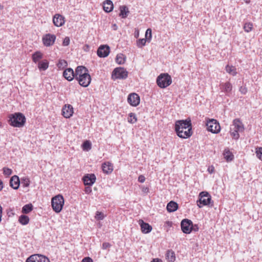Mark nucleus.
I'll use <instances>...</instances> for the list:
<instances>
[{
    "label": "nucleus",
    "mask_w": 262,
    "mask_h": 262,
    "mask_svg": "<svg viewBox=\"0 0 262 262\" xmlns=\"http://www.w3.org/2000/svg\"><path fill=\"white\" fill-rule=\"evenodd\" d=\"M223 155L224 158L228 162L231 161L234 158L233 155L228 149H225L224 150Z\"/></svg>",
    "instance_id": "a878e982"
},
{
    "label": "nucleus",
    "mask_w": 262,
    "mask_h": 262,
    "mask_svg": "<svg viewBox=\"0 0 262 262\" xmlns=\"http://www.w3.org/2000/svg\"><path fill=\"white\" fill-rule=\"evenodd\" d=\"M139 223L141 227V231L144 233H148L152 230V227L148 223L144 222L142 220H139Z\"/></svg>",
    "instance_id": "412c9836"
},
{
    "label": "nucleus",
    "mask_w": 262,
    "mask_h": 262,
    "mask_svg": "<svg viewBox=\"0 0 262 262\" xmlns=\"http://www.w3.org/2000/svg\"><path fill=\"white\" fill-rule=\"evenodd\" d=\"M103 10L106 12H110L113 10V4L111 0H106L103 2Z\"/></svg>",
    "instance_id": "b1692460"
},
{
    "label": "nucleus",
    "mask_w": 262,
    "mask_h": 262,
    "mask_svg": "<svg viewBox=\"0 0 262 262\" xmlns=\"http://www.w3.org/2000/svg\"><path fill=\"white\" fill-rule=\"evenodd\" d=\"M151 262H162V260L159 258L154 259Z\"/></svg>",
    "instance_id": "4d7b16f0"
},
{
    "label": "nucleus",
    "mask_w": 262,
    "mask_h": 262,
    "mask_svg": "<svg viewBox=\"0 0 262 262\" xmlns=\"http://www.w3.org/2000/svg\"><path fill=\"white\" fill-rule=\"evenodd\" d=\"M54 25L56 27H61L64 24V18L59 14H56L53 18Z\"/></svg>",
    "instance_id": "a211bd4d"
},
{
    "label": "nucleus",
    "mask_w": 262,
    "mask_h": 262,
    "mask_svg": "<svg viewBox=\"0 0 262 262\" xmlns=\"http://www.w3.org/2000/svg\"><path fill=\"white\" fill-rule=\"evenodd\" d=\"M62 113L65 118H70L74 113L73 106L70 104L64 105L62 108Z\"/></svg>",
    "instance_id": "2eb2a0df"
},
{
    "label": "nucleus",
    "mask_w": 262,
    "mask_h": 262,
    "mask_svg": "<svg viewBox=\"0 0 262 262\" xmlns=\"http://www.w3.org/2000/svg\"><path fill=\"white\" fill-rule=\"evenodd\" d=\"M232 85L230 82L222 83L220 84L221 90L227 95H229L230 94H231L232 90Z\"/></svg>",
    "instance_id": "6ab92c4d"
},
{
    "label": "nucleus",
    "mask_w": 262,
    "mask_h": 262,
    "mask_svg": "<svg viewBox=\"0 0 262 262\" xmlns=\"http://www.w3.org/2000/svg\"><path fill=\"white\" fill-rule=\"evenodd\" d=\"M120 12L119 15L121 16L122 18H126L129 13L127 7L125 6H122L120 7Z\"/></svg>",
    "instance_id": "bb28decb"
},
{
    "label": "nucleus",
    "mask_w": 262,
    "mask_h": 262,
    "mask_svg": "<svg viewBox=\"0 0 262 262\" xmlns=\"http://www.w3.org/2000/svg\"><path fill=\"white\" fill-rule=\"evenodd\" d=\"M152 37L151 29H147L145 33V38L148 42H150Z\"/></svg>",
    "instance_id": "a19ab883"
},
{
    "label": "nucleus",
    "mask_w": 262,
    "mask_h": 262,
    "mask_svg": "<svg viewBox=\"0 0 262 262\" xmlns=\"http://www.w3.org/2000/svg\"><path fill=\"white\" fill-rule=\"evenodd\" d=\"M239 91L242 94H246L247 92V89L245 86H241L239 88Z\"/></svg>",
    "instance_id": "de8ad7c7"
},
{
    "label": "nucleus",
    "mask_w": 262,
    "mask_h": 262,
    "mask_svg": "<svg viewBox=\"0 0 262 262\" xmlns=\"http://www.w3.org/2000/svg\"><path fill=\"white\" fill-rule=\"evenodd\" d=\"M92 191V189L90 187H86L85 189V192L86 193H90V192H91Z\"/></svg>",
    "instance_id": "864d4df0"
},
{
    "label": "nucleus",
    "mask_w": 262,
    "mask_h": 262,
    "mask_svg": "<svg viewBox=\"0 0 262 262\" xmlns=\"http://www.w3.org/2000/svg\"><path fill=\"white\" fill-rule=\"evenodd\" d=\"M208 170L210 173H212L214 172V168L213 167H212L211 168L209 167Z\"/></svg>",
    "instance_id": "6e6d98bb"
},
{
    "label": "nucleus",
    "mask_w": 262,
    "mask_h": 262,
    "mask_svg": "<svg viewBox=\"0 0 262 262\" xmlns=\"http://www.w3.org/2000/svg\"><path fill=\"white\" fill-rule=\"evenodd\" d=\"M113 27L114 30H116L117 29V26L116 24H114Z\"/></svg>",
    "instance_id": "13d9d810"
},
{
    "label": "nucleus",
    "mask_w": 262,
    "mask_h": 262,
    "mask_svg": "<svg viewBox=\"0 0 262 262\" xmlns=\"http://www.w3.org/2000/svg\"><path fill=\"white\" fill-rule=\"evenodd\" d=\"M68 66V63L64 59H59L57 64L58 68L60 69H63Z\"/></svg>",
    "instance_id": "c9c22d12"
},
{
    "label": "nucleus",
    "mask_w": 262,
    "mask_h": 262,
    "mask_svg": "<svg viewBox=\"0 0 262 262\" xmlns=\"http://www.w3.org/2000/svg\"><path fill=\"white\" fill-rule=\"evenodd\" d=\"M56 39V36L54 34H47L42 37V42L46 47H50L53 45Z\"/></svg>",
    "instance_id": "9d476101"
},
{
    "label": "nucleus",
    "mask_w": 262,
    "mask_h": 262,
    "mask_svg": "<svg viewBox=\"0 0 262 262\" xmlns=\"http://www.w3.org/2000/svg\"><path fill=\"white\" fill-rule=\"evenodd\" d=\"M1 190H2V189H3V183H2V181H1Z\"/></svg>",
    "instance_id": "bf43d9fd"
},
{
    "label": "nucleus",
    "mask_w": 262,
    "mask_h": 262,
    "mask_svg": "<svg viewBox=\"0 0 262 262\" xmlns=\"http://www.w3.org/2000/svg\"><path fill=\"white\" fill-rule=\"evenodd\" d=\"M102 168L104 173L108 174L113 171V166L111 163L108 162L102 164Z\"/></svg>",
    "instance_id": "5701e85b"
},
{
    "label": "nucleus",
    "mask_w": 262,
    "mask_h": 262,
    "mask_svg": "<svg viewBox=\"0 0 262 262\" xmlns=\"http://www.w3.org/2000/svg\"><path fill=\"white\" fill-rule=\"evenodd\" d=\"M26 262H50V261L47 256L37 254L29 256Z\"/></svg>",
    "instance_id": "6e6552de"
},
{
    "label": "nucleus",
    "mask_w": 262,
    "mask_h": 262,
    "mask_svg": "<svg viewBox=\"0 0 262 262\" xmlns=\"http://www.w3.org/2000/svg\"><path fill=\"white\" fill-rule=\"evenodd\" d=\"M83 149L89 151L91 149V143L89 141H85L82 144Z\"/></svg>",
    "instance_id": "ea45409f"
},
{
    "label": "nucleus",
    "mask_w": 262,
    "mask_h": 262,
    "mask_svg": "<svg viewBox=\"0 0 262 262\" xmlns=\"http://www.w3.org/2000/svg\"><path fill=\"white\" fill-rule=\"evenodd\" d=\"M110 247H111V244L105 242L102 244V248L103 249H106L107 248H108Z\"/></svg>",
    "instance_id": "8fccbe9b"
},
{
    "label": "nucleus",
    "mask_w": 262,
    "mask_h": 262,
    "mask_svg": "<svg viewBox=\"0 0 262 262\" xmlns=\"http://www.w3.org/2000/svg\"><path fill=\"white\" fill-rule=\"evenodd\" d=\"M166 258L171 262H173L175 260V254L174 252L172 250H168L166 254Z\"/></svg>",
    "instance_id": "c756f323"
},
{
    "label": "nucleus",
    "mask_w": 262,
    "mask_h": 262,
    "mask_svg": "<svg viewBox=\"0 0 262 262\" xmlns=\"http://www.w3.org/2000/svg\"><path fill=\"white\" fill-rule=\"evenodd\" d=\"M82 179L85 185L91 186L95 182L96 176L94 174H88Z\"/></svg>",
    "instance_id": "dca6fc26"
},
{
    "label": "nucleus",
    "mask_w": 262,
    "mask_h": 262,
    "mask_svg": "<svg viewBox=\"0 0 262 262\" xmlns=\"http://www.w3.org/2000/svg\"><path fill=\"white\" fill-rule=\"evenodd\" d=\"M142 190L143 192L147 193L149 192V188L147 187H143Z\"/></svg>",
    "instance_id": "603ef678"
},
{
    "label": "nucleus",
    "mask_w": 262,
    "mask_h": 262,
    "mask_svg": "<svg viewBox=\"0 0 262 262\" xmlns=\"http://www.w3.org/2000/svg\"><path fill=\"white\" fill-rule=\"evenodd\" d=\"M226 72L230 75L235 76L237 74L236 69L233 66L227 65L225 68Z\"/></svg>",
    "instance_id": "cd10ccee"
},
{
    "label": "nucleus",
    "mask_w": 262,
    "mask_h": 262,
    "mask_svg": "<svg viewBox=\"0 0 262 262\" xmlns=\"http://www.w3.org/2000/svg\"><path fill=\"white\" fill-rule=\"evenodd\" d=\"M3 170L4 174L6 177L10 176L12 173V169L9 168L4 167Z\"/></svg>",
    "instance_id": "c03bdc74"
},
{
    "label": "nucleus",
    "mask_w": 262,
    "mask_h": 262,
    "mask_svg": "<svg viewBox=\"0 0 262 262\" xmlns=\"http://www.w3.org/2000/svg\"><path fill=\"white\" fill-rule=\"evenodd\" d=\"M1 213H2V207H1Z\"/></svg>",
    "instance_id": "052dcab7"
},
{
    "label": "nucleus",
    "mask_w": 262,
    "mask_h": 262,
    "mask_svg": "<svg viewBox=\"0 0 262 262\" xmlns=\"http://www.w3.org/2000/svg\"><path fill=\"white\" fill-rule=\"evenodd\" d=\"M137 119L136 115L134 113H131L129 114L128 118V122L130 123H134L137 121Z\"/></svg>",
    "instance_id": "58836bf2"
},
{
    "label": "nucleus",
    "mask_w": 262,
    "mask_h": 262,
    "mask_svg": "<svg viewBox=\"0 0 262 262\" xmlns=\"http://www.w3.org/2000/svg\"><path fill=\"white\" fill-rule=\"evenodd\" d=\"M146 41H147V39L146 38L139 39L137 40V46L138 48H141L145 45Z\"/></svg>",
    "instance_id": "e433bc0d"
},
{
    "label": "nucleus",
    "mask_w": 262,
    "mask_h": 262,
    "mask_svg": "<svg viewBox=\"0 0 262 262\" xmlns=\"http://www.w3.org/2000/svg\"><path fill=\"white\" fill-rule=\"evenodd\" d=\"M70 42V40L69 37H66L64 38L63 42H62V45L63 46H67L69 45Z\"/></svg>",
    "instance_id": "49530a36"
},
{
    "label": "nucleus",
    "mask_w": 262,
    "mask_h": 262,
    "mask_svg": "<svg viewBox=\"0 0 262 262\" xmlns=\"http://www.w3.org/2000/svg\"><path fill=\"white\" fill-rule=\"evenodd\" d=\"M63 77L68 81H72L75 78V73L72 68H68L63 73Z\"/></svg>",
    "instance_id": "aec40b11"
},
{
    "label": "nucleus",
    "mask_w": 262,
    "mask_h": 262,
    "mask_svg": "<svg viewBox=\"0 0 262 262\" xmlns=\"http://www.w3.org/2000/svg\"><path fill=\"white\" fill-rule=\"evenodd\" d=\"M255 153L257 157L262 161V147H258L256 148Z\"/></svg>",
    "instance_id": "79ce46f5"
},
{
    "label": "nucleus",
    "mask_w": 262,
    "mask_h": 262,
    "mask_svg": "<svg viewBox=\"0 0 262 262\" xmlns=\"http://www.w3.org/2000/svg\"><path fill=\"white\" fill-rule=\"evenodd\" d=\"M206 126L208 130L214 134L218 133L221 130L219 123L213 119L208 121L206 123Z\"/></svg>",
    "instance_id": "0eeeda50"
},
{
    "label": "nucleus",
    "mask_w": 262,
    "mask_h": 262,
    "mask_svg": "<svg viewBox=\"0 0 262 262\" xmlns=\"http://www.w3.org/2000/svg\"><path fill=\"white\" fill-rule=\"evenodd\" d=\"M171 83V78L167 73L161 74L157 78V85L161 88H166Z\"/></svg>",
    "instance_id": "7ed1b4c3"
},
{
    "label": "nucleus",
    "mask_w": 262,
    "mask_h": 262,
    "mask_svg": "<svg viewBox=\"0 0 262 262\" xmlns=\"http://www.w3.org/2000/svg\"><path fill=\"white\" fill-rule=\"evenodd\" d=\"M211 201V196L207 192L202 191L199 194V200L197 201V205L199 208L203 206L209 205Z\"/></svg>",
    "instance_id": "39448f33"
},
{
    "label": "nucleus",
    "mask_w": 262,
    "mask_h": 262,
    "mask_svg": "<svg viewBox=\"0 0 262 262\" xmlns=\"http://www.w3.org/2000/svg\"><path fill=\"white\" fill-rule=\"evenodd\" d=\"M49 67V62L47 60L38 62V68L40 70L45 71Z\"/></svg>",
    "instance_id": "7c9ffc66"
},
{
    "label": "nucleus",
    "mask_w": 262,
    "mask_h": 262,
    "mask_svg": "<svg viewBox=\"0 0 262 262\" xmlns=\"http://www.w3.org/2000/svg\"><path fill=\"white\" fill-rule=\"evenodd\" d=\"M116 61L119 64H123L125 61V57L123 54H119L116 56Z\"/></svg>",
    "instance_id": "72a5a7b5"
},
{
    "label": "nucleus",
    "mask_w": 262,
    "mask_h": 262,
    "mask_svg": "<svg viewBox=\"0 0 262 262\" xmlns=\"http://www.w3.org/2000/svg\"><path fill=\"white\" fill-rule=\"evenodd\" d=\"M89 73V70L84 66H78L75 72V78H79Z\"/></svg>",
    "instance_id": "4468645a"
},
{
    "label": "nucleus",
    "mask_w": 262,
    "mask_h": 262,
    "mask_svg": "<svg viewBox=\"0 0 262 262\" xmlns=\"http://www.w3.org/2000/svg\"><path fill=\"white\" fill-rule=\"evenodd\" d=\"M140 97L136 93H132L128 96L127 101L133 106H136L140 103Z\"/></svg>",
    "instance_id": "f8f14e48"
},
{
    "label": "nucleus",
    "mask_w": 262,
    "mask_h": 262,
    "mask_svg": "<svg viewBox=\"0 0 262 262\" xmlns=\"http://www.w3.org/2000/svg\"><path fill=\"white\" fill-rule=\"evenodd\" d=\"M135 37L137 38L139 37V32L138 30H136L135 32Z\"/></svg>",
    "instance_id": "5fc2aeb1"
},
{
    "label": "nucleus",
    "mask_w": 262,
    "mask_h": 262,
    "mask_svg": "<svg viewBox=\"0 0 262 262\" xmlns=\"http://www.w3.org/2000/svg\"><path fill=\"white\" fill-rule=\"evenodd\" d=\"M166 208L169 212H174L178 209V204L176 202L171 201L167 204Z\"/></svg>",
    "instance_id": "393cba45"
},
{
    "label": "nucleus",
    "mask_w": 262,
    "mask_h": 262,
    "mask_svg": "<svg viewBox=\"0 0 262 262\" xmlns=\"http://www.w3.org/2000/svg\"><path fill=\"white\" fill-rule=\"evenodd\" d=\"M175 130L177 135L181 138L187 139L192 134L191 120H178L175 123Z\"/></svg>",
    "instance_id": "f257e3e1"
},
{
    "label": "nucleus",
    "mask_w": 262,
    "mask_h": 262,
    "mask_svg": "<svg viewBox=\"0 0 262 262\" xmlns=\"http://www.w3.org/2000/svg\"><path fill=\"white\" fill-rule=\"evenodd\" d=\"M110 47L107 45H102L97 50V53L100 57H105L110 53Z\"/></svg>",
    "instance_id": "ddd939ff"
},
{
    "label": "nucleus",
    "mask_w": 262,
    "mask_h": 262,
    "mask_svg": "<svg viewBox=\"0 0 262 262\" xmlns=\"http://www.w3.org/2000/svg\"><path fill=\"white\" fill-rule=\"evenodd\" d=\"M52 207L53 210L56 212H60L64 205V199L63 197L60 195L58 194L52 199Z\"/></svg>",
    "instance_id": "20e7f679"
},
{
    "label": "nucleus",
    "mask_w": 262,
    "mask_h": 262,
    "mask_svg": "<svg viewBox=\"0 0 262 262\" xmlns=\"http://www.w3.org/2000/svg\"><path fill=\"white\" fill-rule=\"evenodd\" d=\"M20 185V181L18 176H13L10 180V185L14 189H17Z\"/></svg>",
    "instance_id": "4be33fe9"
},
{
    "label": "nucleus",
    "mask_w": 262,
    "mask_h": 262,
    "mask_svg": "<svg viewBox=\"0 0 262 262\" xmlns=\"http://www.w3.org/2000/svg\"><path fill=\"white\" fill-rule=\"evenodd\" d=\"M231 127L236 130L239 133L243 132L244 130V126L243 123L238 119H235L233 121Z\"/></svg>",
    "instance_id": "f3484780"
},
{
    "label": "nucleus",
    "mask_w": 262,
    "mask_h": 262,
    "mask_svg": "<svg viewBox=\"0 0 262 262\" xmlns=\"http://www.w3.org/2000/svg\"><path fill=\"white\" fill-rule=\"evenodd\" d=\"M18 220L21 224L26 225L29 223V217L27 215H21L19 216Z\"/></svg>",
    "instance_id": "473e14b6"
},
{
    "label": "nucleus",
    "mask_w": 262,
    "mask_h": 262,
    "mask_svg": "<svg viewBox=\"0 0 262 262\" xmlns=\"http://www.w3.org/2000/svg\"><path fill=\"white\" fill-rule=\"evenodd\" d=\"M104 217V214L102 212L97 211L96 213L95 218L97 220H102Z\"/></svg>",
    "instance_id": "a18cd8bd"
},
{
    "label": "nucleus",
    "mask_w": 262,
    "mask_h": 262,
    "mask_svg": "<svg viewBox=\"0 0 262 262\" xmlns=\"http://www.w3.org/2000/svg\"><path fill=\"white\" fill-rule=\"evenodd\" d=\"M181 229L186 234L190 233L192 230V222L188 219H184L181 223Z\"/></svg>",
    "instance_id": "1a4fd4ad"
},
{
    "label": "nucleus",
    "mask_w": 262,
    "mask_h": 262,
    "mask_svg": "<svg viewBox=\"0 0 262 262\" xmlns=\"http://www.w3.org/2000/svg\"><path fill=\"white\" fill-rule=\"evenodd\" d=\"M81 262H93V260L90 257H84Z\"/></svg>",
    "instance_id": "3c124183"
},
{
    "label": "nucleus",
    "mask_w": 262,
    "mask_h": 262,
    "mask_svg": "<svg viewBox=\"0 0 262 262\" xmlns=\"http://www.w3.org/2000/svg\"><path fill=\"white\" fill-rule=\"evenodd\" d=\"M33 206L32 204H28L24 205L22 208V212L24 214H27L33 210Z\"/></svg>",
    "instance_id": "2f4dec72"
},
{
    "label": "nucleus",
    "mask_w": 262,
    "mask_h": 262,
    "mask_svg": "<svg viewBox=\"0 0 262 262\" xmlns=\"http://www.w3.org/2000/svg\"><path fill=\"white\" fill-rule=\"evenodd\" d=\"M128 72L124 68L119 67L115 68L112 75V79L114 80L117 79H124L127 77Z\"/></svg>",
    "instance_id": "423d86ee"
},
{
    "label": "nucleus",
    "mask_w": 262,
    "mask_h": 262,
    "mask_svg": "<svg viewBox=\"0 0 262 262\" xmlns=\"http://www.w3.org/2000/svg\"><path fill=\"white\" fill-rule=\"evenodd\" d=\"M145 181V178L143 175H140L138 177V181L140 183H143Z\"/></svg>",
    "instance_id": "09e8293b"
},
{
    "label": "nucleus",
    "mask_w": 262,
    "mask_h": 262,
    "mask_svg": "<svg viewBox=\"0 0 262 262\" xmlns=\"http://www.w3.org/2000/svg\"><path fill=\"white\" fill-rule=\"evenodd\" d=\"M26 122V118L21 113H16L9 119L10 124L14 127H21Z\"/></svg>",
    "instance_id": "f03ea898"
},
{
    "label": "nucleus",
    "mask_w": 262,
    "mask_h": 262,
    "mask_svg": "<svg viewBox=\"0 0 262 262\" xmlns=\"http://www.w3.org/2000/svg\"><path fill=\"white\" fill-rule=\"evenodd\" d=\"M253 28V24L251 23H246L244 24V29L245 32H249Z\"/></svg>",
    "instance_id": "4c0bfd02"
},
{
    "label": "nucleus",
    "mask_w": 262,
    "mask_h": 262,
    "mask_svg": "<svg viewBox=\"0 0 262 262\" xmlns=\"http://www.w3.org/2000/svg\"><path fill=\"white\" fill-rule=\"evenodd\" d=\"M21 184L23 187H28L30 185V180L28 178H23L21 180Z\"/></svg>",
    "instance_id": "37998d69"
},
{
    "label": "nucleus",
    "mask_w": 262,
    "mask_h": 262,
    "mask_svg": "<svg viewBox=\"0 0 262 262\" xmlns=\"http://www.w3.org/2000/svg\"><path fill=\"white\" fill-rule=\"evenodd\" d=\"M230 133L233 139L237 140L239 138V132L230 127Z\"/></svg>",
    "instance_id": "f704fd0d"
},
{
    "label": "nucleus",
    "mask_w": 262,
    "mask_h": 262,
    "mask_svg": "<svg viewBox=\"0 0 262 262\" xmlns=\"http://www.w3.org/2000/svg\"><path fill=\"white\" fill-rule=\"evenodd\" d=\"M79 84L83 87H87L89 85L91 81V77L89 73L76 79Z\"/></svg>",
    "instance_id": "9b49d317"
},
{
    "label": "nucleus",
    "mask_w": 262,
    "mask_h": 262,
    "mask_svg": "<svg viewBox=\"0 0 262 262\" xmlns=\"http://www.w3.org/2000/svg\"><path fill=\"white\" fill-rule=\"evenodd\" d=\"M42 58V54L39 51L35 52L32 55V60L35 63H37Z\"/></svg>",
    "instance_id": "c85d7f7f"
}]
</instances>
